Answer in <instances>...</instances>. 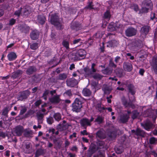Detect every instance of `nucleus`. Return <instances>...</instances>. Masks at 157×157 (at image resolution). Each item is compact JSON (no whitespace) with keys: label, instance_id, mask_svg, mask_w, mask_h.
<instances>
[{"label":"nucleus","instance_id":"f257e3e1","mask_svg":"<svg viewBox=\"0 0 157 157\" xmlns=\"http://www.w3.org/2000/svg\"><path fill=\"white\" fill-rule=\"evenodd\" d=\"M49 18L52 24L54 25L58 29H62L61 22L62 19L59 18L57 13H55L53 15L51 14V13H50Z\"/></svg>","mask_w":157,"mask_h":157},{"label":"nucleus","instance_id":"f03ea898","mask_svg":"<svg viewBox=\"0 0 157 157\" xmlns=\"http://www.w3.org/2000/svg\"><path fill=\"white\" fill-rule=\"evenodd\" d=\"M142 6L141 9L139 10V14L147 13L150 10H151L153 7V3L151 1H144Z\"/></svg>","mask_w":157,"mask_h":157},{"label":"nucleus","instance_id":"7ed1b4c3","mask_svg":"<svg viewBox=\"0 0 157 157\" xmlns=\"http://www.w3.org/2000/svg\"><path fill=\"white\" fill-rule=\"evenodd\" d=\"M21 8L20 10L16 11L15 13V15L19 16L20 13L23 16H27L32 11V10L29 6H26L23 8Z\"/></svg>","mask_w":157,"mask_h":157},{"label":"nucleus","instance_id":"20e7f679","mask_svg":"<svg viewBox=\"0 0 157 157\" xmlns=\"http://www.w3.org/2000/svg\"><path fill=\"white\" fill-rule=\"evenodd\" d=\"M82 103L81 99L78 98H76L74 102L72 104V110L76 112L79 111L82 107Z\"/></svg>","mask_w":157,"mask_h":157},{"label":"nucleus","instance_id":"39448f33","mask_svg":"<svg viewBox=\"0 0 157 157\" xmlns=\"http://www.w3.org/2000/svg\"><path fill=\"white\" fill-rule=\"evenodd\" d=\"M94 120V118L91 117L90 120L87 118H84L82 119L80 121V124L81 126L83 127L84 128L86 129L87 126L91 125V122Z\"/></svg>","mask_w":157,"mask_h":157},{"label":"nucleus","instance_id":"423d86ee","mask_svg":"<svg viewBox=\"0 0 157 157\" xmlns=\"http://www.w3.org/2000/svg\"><path fill=\"white\" fill-rule=\"evenodd\" d=\"M131 112L128 111L127 113L122 114L118 117V119L121 123H125L127 122L129 118Z\"/></svg>","mask_w":157,"mask_h":157},{"label":"nucleus","instance_id":"0eeeda50","mask_svg":"<svg viewBox=\"0 0 157 157\" xmlns=\"http://www.w3.org/2000/svg\"><path fill=\"white\" fill-rule=\"evenodd\" d=\"M86 55V51L83 49H80L78 50L75 53L76 57L79 59H84Z\"/></svg>","mask_w":157,"mask_h":157},{"label":"nucleus","instance_id":"6e6552de","mask_svg":"<svg viewBox=\"0 0 157 157\" xmlns=\"http://www.w3.org/2000/svg\"><path fill=\"white\" fill-rule=\"evenodd\" d=\"M136 30L133 28H128L125 31V34L127 36H132L135 35L136 33Z\"/></svg>","mask_w":157,"mask_h":157},{"label":"nucleus","instance_id":"1a4fd4ad","mask_svg":"<svg viewBox=\"0 0 157 157\" xmlns=\"http://www.w3.org/2000/svg\"><path fill=\"white\" fill-rule=\"evenodd\" d=\"M141 126L146 130L149 131L150 129L152 128L153 125L150 121H147L141 124Z\"/></svg>","mask_w":157,"mask_h":157},{"label":"nucleus","instance_id":"9d476101","mask_svg":"<svg viewBox=\"0 0 157 157\" xmlns=\"http://www.w3.org/2000/svg\"><path fill=\"white\" fill-rule=\"evenodd\" d=\"M49 99L50 102L55 104L59 103L60 101L59 96L56 94L55 95H52L51 97L49 98Z\"/></svg>","mask_w":157,"mask_h":157},{"label":"nucleus","instance_id":"9b49d317","mask_svg":"<svg viewBox=\"0 0 157 157\" xmlns=\"http://www.w3.org/2000/svg\"><path fill=\"white\" fill-rule=\"evenodd\" d=\"M66 83L68 86L73 87L78 83V82L77 80L73 78L67 80Z\"/></svg>","mask_w":157,"mask_h":157},{"label":"nucleus","instance_id":"f8f14e48","mask_svg":"<svg viewBox=\"0 0 157 157\" xmlns=\"http://www.w3.org/2000/svg\"><path fill=\"white\" fill-rule=\"evenodd\" d=\"M56 90H55L50 91L49 90H46L44 92L43 98L45 100H46L49 97V94H50L52 95H54L56 94Z\"/></svg>","mask_w":157,"mask_h":157},{"label":"nucleus","instance_id":"ddd939ff","mask_svg":"<svg viewBox=\"0 0 157 157\" xmlns=\"http://www.w3.org/2000/svg\"><path fill=\"white\" fill-rule=\"evenodd\" d=\"M24 128L23 127L18 126L14 128V132L17 136H21L23 132Z\"/></svg>","mask_w":157,"mask_h":157},{"label":"nucleus","instance_id":"4468645a","mask_svg":"<svg viewBox=\"0 0 157 157\" xmlns=\"http://www.w3.org/2000/svg\"><path fill=\"white\" fill-rule=\"evenodd\" d=\"M30 94V92L28 90H25L22 92L19 97V100L23 101V100L26 98Z\"/></svg>","mask_w":157,"mask_h":157},{"label":"nucleus","instance_id":"2eb2a0df","mask_svg":"<svg viewBox=\"0 0 157 157\" xmlns=\"http://www.w3.org/2000/svg\"><path fill=\"white\" fill-rule=\"evenodd\" d=\"M120 27V25L118 23L115 24L113 22L111 23L108 25V29L109 31H112L116 30L117 28Z\"/></svg>","mask_w":157,"mask_h":157},{"label":"nucleus","instance_id":"dca6fc26","mask_svg":"<svg viewBox=\"0 0 157 157\" xmlns=\"http://www.w3.org/2000/svg\"><path fill=\"white\" fill-rule=\"evenodd\" d=\"M82 71L83 75H85V76H91L93 74V72L88 67H85L83 70L82 69Z\"/></svg>","mask_w":157,"mask_h":157},{"label":"nucleus","instance_id":"f3484780","mask_svg":"<svg viewBox=\"0 0 157 157\" xmlns=\"http://www.w3.org/2000/svg\"><path fill=\"white\" fill-rule=\"evenodd\" d=\"M150 27L148 26H144L141 28L140 30L141 33L142 35L144 36L147 34L149 31Z\"/></svg>","mask_w":157,"mask_h":157},{"label":"nucleus","instance_id":"a211bd4d","mask_svg":"<svg viewBox=\"0 0 157 157\" xmlns=\"http://www.w3.org/2000/svg\"><path fill=\"white\" fill-rule=\"evenodd\" d=\"M123 67L125 71L129 72L132 70V66L131 63L125 62L123 64Z\"/></svg>","mask_w":157,"mask_h":157},{"label":"nucleus","instance_id":"6ab92c4d","mask_svg":"<svg viewBox=\"0 0 157 157\" xmlns=\"http://www.w3.org/2000/svg\"><path fill=\"white\" fill-rule=\"evenodd\" d=\"M132 133L137 136H144V132L139 128H138L136 131L132 130Z\"/></svg>","mask_w":157,"mask_h":157},{"label":"nucleus","instance_id":"aec40b11","mask_svg":"<svg viewBox=\"0 0 157 157\" xmlns=\"http://www.w3.org/2000/svg\"><path fill=\"white\" fill-rule=\"evenodd\" d=\"M18 28L21 31L25 33L28 32L29 29V27L25 24L21 25Z\"/></svg>","mask_w":157,"mask_h":157},{"label":"nucleus","instance_id":"412c9836","mask_svg":"<svg viewBox=\"0 0 157 157\" xmlns=\"http://www.w3.org/2000/svg\"><path fill=\"white\" fill-rule=\"evenodd\" d=\"M44 114L41 113V111H39L37 113V117L38 124H42L43 122V118L44 117Z\"/></svg>","mask_w":157,"mask_h":157},{"label":"nucleus","instance_id":"4be33fe9","mask_svg":"<svg viewBox=\"0 0 157 157\" xmlns=\"http://www.w3.org/2000/svg\"><path fill=\"white\" fill-rule=\"evenodd\" d=\"M96 136L99 138L103 139L105 138V135L104 131L103 129H101L98 130L96 133Z\"/></svg>","mask_w":157,"mask_h":157},{"label":"nucleus","instance_id":"5701e85b","mask_svg":"<svg viewBox=\"0 0 157 157\" xmlns=\"http://www.w3.org/2000/svg\"><path fill=\"white\" fill-rule=\"evenodd\" d=\"M122 102L124 106L126 107H131L132 108H134V105L132 104V102L130 100L129 102L127 101L125 99L123 100Z\"/></svg>","mask_w":157,"mask_h":157},{"label":"nucleus","instance_id":"b1692460","mask_svg":"<svg viewBox=\"0 0 157 157\" xmlns=\"http://www.w3.org/2000/svg\"><path fill=\"white\" fill-rule=\"evenodd\" d=\"M22 73V71L21 70H18L12 73V77L13 79L16 78L20 77Z\"/></svg>","mask_w":157,"mask_h":157},{"label":"nucleus","instance_id":"393cba45","mask_svg":"<svg viewBox=\"0 0 157 157\" xmlns=\"http://www.w3.org/2000/svg\"><path fill=\"white\" fill-rule=\"evenodd\" d=\"M38 36L39 33L37 30L33 31L30 35L31 38L33 40L36 39L38 38Z\"/></svg>","mask_w":157,"mask_h":157},{"label":"nucleus","instance_id":"a878e982","mask_svg":"<svg viewBox=\"0 0 157 157\" xmlns=\"http://www.w3.org/2000/svg\"><path fill=\"white\" fill-rule=\"evenodd\" d=\"M45 18L44 15H40L38 16L37 22L42 25L45 23Z\"/></svg>","mask_w":157,"mask_h":157},{"label":"nucleus","instance_id":"bb28decb","mask_svg":"<svg viewBox=\"0 0 157 157\" xmlns=\"http://www.w3.org/2000/svg\"><path fill=\"white\" fill-rule=\"evenodd\" d=\"M111 87L108 86L106 85H103L102 87V90L105 94H109L111 90Z\"/></svg>","mask_w":157,"mask_h":157},{"label":"nucleus","instance_id":"cd10ccee","mask_svg":"<svg viewBox=\"0 0 157 157\" xmlns=\"http://www.w3.org/2000/svg\"><path fill=\"white\" fill-rule=\"evenodd\" d=\"M7 57L9 60L12 61L15 59L17 57V56L14 52H12L8 55Z\"/></svg>","mask_w":157,"mask_h":157},{"label":"nucleus","instance_id":"c85d7f7f","mask_svg":"<svg viewBox=\"0 0 157 157\" xmlns=\"http://www.w3.org/2000/svg\"><path fill=\"white\" fill-rule=\"evenodd\" d=\"M118 44V42L116 40H113L108 42L107 46L108 47H114L117 46Z\"/></svg>","mask_w":157,"mask_h":157},{"label":"nucleus","instance_id":"c756f323","mask_svg":"<svg viewBox=\"0 0 157 157\" xmlns=\"http://www.w3.org/2000/svg\"><path fill=\"white\" fill-rule=\"evenodd\" d=\"M24 135V136L27 137L30 136L33 134V132L32 130L29 129H26L23 131Z\"/></svg>","mask_w":157,"mask_h":157},{"label":"nucleus","instance_id":"7c9ffc66","mask_svg":"<svg viewBox=\"0 0 157 157\" xmlns=\"http://www.w3.org/2000/svg\"><path fill=\"white\" fill-rule=\"evenodd\" d=\"M83 71H82V69H81L80 70H77L76 71L74 72L72 74V76L74 77H76L77 76H78V79H79L81 77V75H83Z\"/></svg>","mask_w":157,"mask_h":157},{"label":"nucleus","instance_id":"2f4dec72","mask_svg":"<svg viewBox=\"0 0 157 157\" xmlns=\"http://www.w3.org/2000/svg\"><path fill=\"white\" fill-rule=\"evenodd\" d=\"M36 68L33 66L30 67L26 71V73L28 75H31L36 71Z\"/></svg>","mask_w":157,"mask_h":157},{"label":"nucleus","instance_id":"473e14b6","mask_svg":"<svg viewBox=\"0 0 157 157\" xmlns=\"http://www.w3.org/2000/svg\"><path fill=\"white\" fill-rule=\"evenodd\" d=\"M111 17L109 10H107L104 13L103 17L104 18L108 20L109 21Z\"/></svg>","mask_w":157,"mask_h":157},{"label":"nucleus","instance_id":"72a5a7b5","mask_svg":"<svg viewBox=\"0 0 157 157\" xmlns=\"http://www.w3.org/2000/svg\"><path fill=\"white\" fill-rule=\"evenodd\" d=\"M147 116L150 118H152V120L154 122L155 121L157 117V115L155 114L153 112H151V113H147Z\"/></svg>","mask_w":157,"mask_h":157},{"label":"nucleus","instance_id":"f704fd0d","mask_svg":"<svg viewBox=\"0 0 157 157\" xmlns=\"http://www.w3.org/2000/svg\"><path fill=\"white\" fill-rule=\"evenodd\" d=\"M83 94L86 96H88L90 95L91 94L90 91L88 89H84L82 91Z\"/></svg>","mask_w":157,"mask_h":157},{"label":"nucleus","instance_id":"c9c22d12","mask_svg":"<svg viewBox=\"0 0 157 157\" xmlns=\"http://www.w3.org/2000/svg\"><path fill=\"white\" fill-rule=\"evenodd\" d=\"M67 77V75L66 73H62L59 75L58 78L60 80H65Z\"/></svg>","mask_w":157,"mask_h":157},{"label":"nucleus","instance_id":"e433bc0d","mask_svg":"<svg viewBox=\"0 0 157 157\" xmlns=\"http://www.w3.org/2000/svg\"><path fill=\"white\" fill-rule=\"evenodd\" d=\"M128 89L129 92L130 93L132 94L133 95L135 94V91L134 87L131 84L129 85L128 86Z\"/></svg>","mask_w":157,"mask_h":157},{"label":"nucleus","instance_id":"4c0bfd02","mask_svg":"<svg viewBox=\"0 0 157 157\" xmlns=\"http://www.w3.org/2000/svg\"><path fill=\"white\" fill-rule=\"evenodd\" d=\"M112 71V70L110 68H107L104 70L102 71V73L104 74H110Z\"/></svg>","mask_w":157,"mask_h":157},{"label":"nucleus","instance_id":"58836bf2","mask_svg":"<svg viewBox=\"0 0 157 157\" xmlns=\"http://www.w3.org/2000/svg\"><path fill=\"white\" fill-rule=\"evenodd\" d=\"M115 151L118 154H121L123 151V149L122 146L115 148Z\"/></svg>","mask_w":157,"mask_h":157},{"label":"nucleus","instance_id":"ea45409f","mask_svg":"<svg viewBox=\"0 0 157 157\" xmlns=\"http://www.w3.org/2000/svg\"><path fill=\"white\" fill-rule=\"evenodd\" d=\"M62 44L66 49L69 48V43L68 41L64 40L62 42Z\"/></svg>","mask_w":157,"mask_h":157},{"label":"nucleus","instance_id":"a19ab883","mask_svg":"<svg viewBox=\"0 0 157 157\" xmlns=\"http://www.w3.org/2000/svg\"><path fill=\"white\" fill-rule=\"evenodd\" d=\"M153 61L155 62L156 65L154 67V70L157 74V56H154L153 58Z\"/></svg>","mask_w":157,"mask_h":157},{"label":"nucleus","instance_id":"79ce46f5","mask_svg":"<svg viewBox=\"0 0 157 157\" xmlns=\"http://www.w3.org/2000/svg\"><path fill=\"white\" fill-rule=\"evenodd\" d=\"M54 117L56 120L59 121L61 119V114L59 113H56L54 115Z\"/></svg>","mask_w":157,"mask_h":157},{"label":"nucleus","instance_id":"37998d69","mask_svg":"<svg viewBox=\"0 0 157 157\" xmlns=\"http://www.w3.org/2000/svg\"><path fill=\"white\" fill-rule=\"evenodd\" d=\"M103 120V118L102 117L99 116L95 119L94 121L98 122V124H100L102 122Z\"/></svg>","mask_w":157,"mask_h":157},{"label":"nucleus","instance_id":"c03bdc74","mask_svg":"<svg viewBox=\"0 0 157 157\" xmlns=\"http://www.w3.org/2000/svg\"><path fill=\"white\" fill-rule=\"evenodd\" d=\"M132 118L134 120L139 115V113L136 111H133L132 112Z\"/></svg>","mask_w":157,"mask_h":157},{"label":"nucleus","instance_id":"a18cd8bd","mask_svg":"<svg viewBox=\"0 0 157 157\" xmlns=\"http://www.w3.org/2000/svg\"><path fill=\"white\" fill-rule=\"evenodd\" d=\"M117 75L118 77H121L123 75L122 70L119 69L116 71Z\"/></svg>","mask_w":157,"mask_h":157},{"label":"nucleus","instance_id":"49530a36","mask_svg":"<svg viewBox=\"0 0 157 157\" xmlns=\"http://www.w3.org/2000/svg\"><path fill=\"white\" fill-rule=\"evenodd\" d=\"M43 153V151L42 149H38L36 152L35 155L36 157H38L39 155L42 154Z\"/></svg>","mask_w":157,"mask_h":157},{"label":"nucleus","instance_id":"de8ad7c7","mask_svg":"<svg viewBox=\"0 0 157 157\" xmlns=\"http://www.w3.org/2000/svg\"><path fill=\"white\" fill-rule=\"evenodd\" d=\"M30 48L33 50H35L38 47V44L37 43H34L30 45Z\"/></svg>","mask_w":157,"mask_h":157},{"label":"nucleus","instance_id":"09e8293b","mask_svg":"<svg viewBox=\"0 0 157 157\" xmlns=\"http://www.w3.org/2000/svg\"><path fill=\"white\" fill-rule=\"evenodd\" d=\"M93 77L95 79L99 80L102 78V76L99 74H96L93 75Z\"/></svg>","mask_w":157,"mask_h":157},{"label":"nucleus","instance_id":"8fccbe9b","mask_svg":"<svg viewBox=\"0 0 157 157\" xmlns=\"http://www.w3.org/2000/svg\"><path fill=\"white\" fill-rule=\"evenodd\" d=\"M9 108L8 107H6L3 110L2 114L4 116H6L7 115L8 112L9 111Z\"/></svg>","mask_w":157,"mask_h":157},{"label":"nucleus","instance_id":"3c124183","mask_svg":"<svg viewBox=\"0 0 157 157\" xmlns=\"http://www.w3.org/2000/svg\"><path fill=\"white\" fill-rule=\"evenodd\" d=\"M47 121L48 124H51L53 122V118L51 117H49L47 118Z\"/></svg>","mask_w":157,"mask_h":157},{"label":"nucleus","instance_id":"603ef678","mask_svg":"<svg viewBox=\"0 0 157 157\" xmlns=\"http://www.w3.org/2000/svg\"><path fill=\"white\" fill-rule=\"evenodd\" d=\"M82 43V40L80 38L75 39L73 42V44H78V43Z\"/></svg>","mask_w":157,"mask_h":157},{"label":"nucleus","instance_id":"864d4df0","mask_svg":"<svg viewBox=\"0 0 157 157\" xmlns=\"http://www.w3.org/2000/svg\"><path fill=\"white\" fill-rule=\"evenodd\" d=\"M156 141L157 140L154 137L151 138L149 140L150 143L151 144H155Z\"/></svg>","mask_w":157,"mask_h":157},{"label":"nucleus","instance_id":"5fc2aeb1","mask_svg":"<svg viewBox=\"0 0 157 157\" xmlns=\"http://www.w3.org/2000/svg\"><path fill=\"white\" fill-rule=\"evenodd\" d=\"M131 8L132 9H134V10L136 12H137L138 11H139L140 10L139 9L138 6L135 4H133L131 6Z\"/></svg>","mask_w":157,"mask_h":157},{"label":"nucleus","instance_id":"6e6d98bb","mask_svg":"<svg viewBox=\"0 0 157 157\" xmlns=\"http://www.w3.org/2000/svg\"><path fill=\"white\" fill-rule=\"evenodd\" d=\"M95 66L96 64L94 63H92L91 65V68L90 70H91L93 73L96 72V70L95 68Z\"/></svg>","mask_w":157,"mask_h":157},{"label":"nucleus","instance_id":"4d7b16f0","mask_svg":"<svg viewBox=\"0 0 157 157\" xmlns=\"http://www.w3.org/2000/svg\"><path fill=\"white\" fill-rule=\"evenodd\" d=\"M16 22V20L13 18L11 19L9 21V25H13Z\"/></svg>","mask_w":157,"mask_h":157},{"label":"nucleus","instance_id":"13d9d810","mask_svg":"<svg viewBox=\"0 0 157 157\" xmlns=\"http://www.w3.org/2000/svg\"><path fill=\"white\" fill-rule=\"evenodd\" d=\"M93 6L92 5V2H89V4L87 6L86 8L87 9H91L94 8L93 7Z\"/></svg>","mask_w":157,"mask_h":157},{"label":"nucleus","instance_id":"bf43d9fd","mask_svg":"<svg viewBox=\"0 0 157 157\" xmlns=\"http://www.w3.org/2000/svg\"><path fill=\"white\" fill-rule=\"evenodd\" d=\"M98 110L100 112H103L104 110L105 109L104 107H102L101 105H98Z\"/></svg>","mask_w":157,"mask_h":157},{"label":"nucleus","instance_id":"052dcab7","mask_svg":"<svg viewBox=\"0 0 157 157\" xmlns=\"http://www.w3.org/2000/svg\"><path fill=\"white\" fill-rule=\"evenodd\" d=\"M115 36V35H113L112 34L110 33H108L107 35L106 36V38L110 39L111 38H114Z\"/></svg>","mask_w":157,"mask_h":157},{"label":"nucleus","instance_id":"680f3d73","mask_svg":"<svg viewBox=\"0 0 157 157\" xmlns=\"http://www.w3.org/2000/svg\"><path fill=\"white\" fill-rule=\"evenodd\" d=\"M98 85V83L97 82H95V83L93 82L92 84V86L95 89V90H98V89L97 88V86Z\"/></svg>","mask_w":157,"mask_h":157},{"label":"nucleus","instance_id":"e2e57ef3","mask_svg":"<svg viewBox=\"0 0 157 157\" xmlns=\"http://www.w3.org/2000/svg\"><path fill=\"white\" fill-rule=\"evenodd\" d=\"M76 133L75 132H74L71 135L69 136V138L70 139H72L73 138H76L77 137L76 136Z\"/></svg>","mask_w":157,"mask_h":157},{"label":"nucleus","instance_id":"0e129e2a","mask_svg":"<svg viewBox=\"0 0 157 157\" xmlns=\"http://www.w3.org/2000/svg\"><path fill=\"white\" fill-rule=\"evenodd\" d=\"M26 111V109L24 107L21 110L20 114H23Z\"/></svg>","mask_w":157,"mask_h":157},{"label":"nucleus","instance_id":"69168bd1","mask_svg":"<svg viewBox=\"0 0 157 157\" xmlns=\"http://www.w3.org/2000/svg\"><path fill=\"white\" fill-rule=\"evenodd\" d=\"M93 41V40L91 38H90L88 40L87 43L88 44L90 45H91L92 44Z\"/></svg>","mask_w":157,"mask_h":157},{"label":"nucleus","instance_id":"338daca9","mask_svg":"<svg viewBox=\"0 0 157 157\" xmlns=\"http://www.w3.org/2000/svg\"><path fill=\"white\" fill-rule=\"evenodd\" d=\"M65 94H66L69 96H71L72 95L71 91V90H68L67 91L65 92Z\"/></svg>","mask_w":157,"mask_h":157},{"label":"nucleus","instance_id":"774afa93","mask_svg":"<svg viewBox=\"0 0 157 157\" xmlns=\"http://www.w3.org/2000/svg\"><path fill=\"white\" fill-rule=\"evenodd\" d=\"M144 72L145 71L143 69H140L139 71V74L142 76L143 75Z\"/></svg>","mask_w":157,"mask_h":157}]
</instances>
